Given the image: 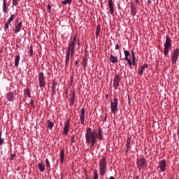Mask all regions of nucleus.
Returning <instances> with one entry per match:
<instances>
[{
  "label": "nucleus",
  "mask_w": 179,
  "mask_h": 179,
  "mask_svg": "<svg viewBox=\"0 0 179 179\" xmlns=\"http://www.w3.org/2000/svg\"><path fill=\"white\" fill-rule=\"evenodd\" d=\"M86 142L90 144V148H93L96 143V134L94 131H92V128H87L85 133Z\"/></svg>",
  "instance_id": "1"
},
{
  "label": "nucleus",
  "mask_w": 179,
  "mask_h": 179,
  "mask_svg": "<svg viewBox=\"0 0 179 179\" xmlns=\"http://www.w3.org/2000/svg\"><path fill=\"white\" fill-rule=\"evenodd\" d=\"M73 54H75V43H70L69 45L68 50L66 52V68H68V66H69L70 57H71V58H73Z\"/></svg>",
  "instance_id": "2"
},
{
  "label": "nucleus",
  "mask_w": 179,
  "mask_h": 179,
  "mask_svg": "<svg viewBox=\"0 0 179 179\" xmlns=\"http://www.w3.org/2000/svg\"><path fill=\"white\" fill-rule=\"evenodd\" d=\"M99 171L101 176H104L106 171H107V159L106 157H103L99 162Z\"/></svg>",
  "instance_id": "3"
},
{
  "label": "nucleus",
  "mask_w": 179,
  "mask_h": 179,
  "mask_svg": "<svg viewBox=\"0 0 179 179\" xmlns=\"http://www.w3.org/2000/svg\"><path fill=\"white\" fill-rule=\"evenodd\" d=\"M169 48H171V39H170V36H166V41L164 43V55H169Z\"/></svg>",
  "instance_id": "4"
},
{
  "label": "nucleus",
  "mask_w": 179,
  "mask_h": 179,
  "mask_svg": "<svg viewBox=\"0 0 179 179\" xmlns=\"http://www.w3.org/2000/svg\"><path fill=\"white\" fill-rule=\"evenodd\" d=\"M136 164L137 169L141 171L142 169H145V167H146V159L142 157H139L137 159Z\"/></svg>",
  "instance_id": "5"
},
{
  "label": "nucleus",
  "mask_w": 179,
  "mask_h": 179,
  "mask_svg": "<svg viewBox=\"0 0 179 179\" xmlns=\"http://www.w3.org/2000/svg\"><path fill=\"white\" fill-rule=\"evenodd\" d=\"M110 108L113 114L117 113V108H118V99L117 97H115L113 101L111 102Z\"/></svg>",
  "instance_id": "6"
},
{
  "label": "nucleus",
  "mask_w": 179,
  "mask_h": 179,
  "mask_svg": "<svg viewBox=\"0 0 179 179\" xmlns=\"http://www.w3.org/2000/svg\"><path fill=\"white\" fill-rule=\"evenodd\" d=\"M38 82H39L40 87H44V86H45V78L44 77V73L43 72L39 73Z\"/></svg>",
  "instance_id": "7"
},
{
  "label": "nucleus",
  "mask_w": 179,
  "mask_h": 179,
  "mask_svg": "<svg viewBox=\"0 0 179 179\" xmlns=\"http://www.w3.org/2000/svg\"><path fill=\"white\" fill-rule=\"evenodd\" d=\"M178 54H179V49L176 48L171 56V62L172 64H176L177 62V59H178Z\"/></svg>",
  "instance_id": "8"
},
{
  "label": "nucleus",
  "mask_w": 179,
  "mask_h": 179,
  "mask_svg": "<svg viewBox=\"0 0 179 179\" xmlns=\"http://www.w3.org/2000/svg\"><path fill=\"white\" fill-rule=\"evenodd\" d=\"M120 82H121V78L120 77V75L117 74L113 80L114 89H118V87L120 86Z\"/></svg>",
  "instance_id": "9"
},
{
  "label": "nucleus",
  "mask_w": 179,
  "mask_h": 179,
  "mask_svg": "<svg viewBox=\"0 0 179 179\" xmlns=\"http://www.w3.org/2000/svg\"><path fill=\"white\" fill-rule=\"evenodd\" d=\"M71 123V120L68 119L65 123H64V135H68V133L69 132V124Z\"/></svg>",
  "instance_id": "10"
},
{
  "label": "nucleus",
  "mask_w": 179,
  "mask_h": 179,
  "mask_svg": "<svg viewBox=\"0 0 179 179\" xmlns=\"http://www.w3.org/2000/svg\"><path fill=\"white\" fill-rule=\"evenodd\" d=\"M88 55L87 52L85 53V57H83V61L81 62V64L83 65V68H84V69H86V66H87V61H89V59H87Z\"/></svg>",
  "instance_id": "11"
},
{
  "label": "nucleus",
  "mask_w": 179,
  "mask_h": 179,
  "mask_svg": "<svg viewBox=\"0 0 179 179\" xmlns=\"http://www.w3.org/2000/svg\"><path fill=\"white\" fill-rule=\"evenodd\" d=\"M166 159H162V161L159 162V169L162 173H164L166 171Z\"/></svg>",
  "instance_id": "12"
},
{
  "label": "nucleus",
  "mask_w": 179,
  "mask_h": 179,
  "mask_svg": "<svg viewBox=\"0 0 179 179\" xmlns=\"http://www.w3.org/2000/svg\"><path fill=\"white\" fill-rule=\"evenodd\" d=\"M130 8H131V15L134 16H136V13H138V10L136 9V6H134V3H131L130 5Z\"/></svg>",
  "instance_id": "13"
},
{
  "label": "nucleus",
  "mask_w": 179,
  "mask_h": 179,
  "mask_svg": "<svg viewBox=\"0 0 179 179\" xmlns=\"http://www.w3.org/2000/svg\"><path fill=\"white\" fill-rule=\"evenodd\" d=\"M22 26H23V23L22 22H18L15 28L14 33L17 34L19 31H20V29H22Z\"/></svg>",
  "instance_id": "14"
},
{
  "label": "nucleus",
  "mask_w": 179,
  "mask_h": 179,
  "mask_svg": "<svg viewBox=\"0 0 179 179\" xmlns=\"http://www.w3.org/2000/svg\"><path fill=\"white\" fill-rule=\"evenodd\" d=\"M108 7L110 9V15H114V6L113 4V0H108Z\"/></svg>",
  "instance_id": "15"
},
{
  "label": "nucleus",
  "mask_w": 179,
  "mask_h": 179,
  "mask_svg": "<svg viewBox=\"0 0 179 179\" xmlns=\"http://www.w3.org/2000/svg\"><path fill=\"white\" fill-rule=\"evenodd\" d=\"M80 120L81 124H85V108H83L81 109Z\"/></svg>",
  "instance_id": "16"
},
{
  "label": "nucleus",
  "mask_w": 179,
  "mask_h": 179,
  "mask_svg": "<svg viewBox=\"0 0 179 179\" xmlns=\"http://www.w3.org/2000/svg\"><path fill=\"white\" fill-rule=\"evenodd\" d=\"M132 139V137H129L127 140V149H126V153H127V152H129V149H131V141Z\"/></svg>",
  "instance_id": "17"
},
{
  "label": "nucleus",
  "mask_w": 179,
  "mask_h": 179,
  "mask_svg": "<svg viewBox=\"0 0 179 179\" xmlns=\"http://www.w3.org/2000/svg\"><path fill=\"white\" fill-rule=\"evenodd\" d=\"M57 87V82L55 80H53L52 83V96H54L56 94L55 88Z\"/></svg>",
  "instance_id": "18"
},
{
  "label": "nucleus",
  "mask_w": 179,
  "mask_h": 179,
  "mask_svg": "<svg viewBox=\"0 0 179 179\" xmlns=\"http://www.w3.org/2000/svg\"><path fill=\"white\" fill-rule=\"evenodd\" d=\"M7 99L8 101H13L15 100V96L13 92H8L7 94Z\"/></svg>",
  "instance_id": "19"
},
{
  "label": "nucleus",
  "mask_w": 179,
  "mask_h": 179,
  "mask_svg": "<svg viewBox=\"0 0 179 179\" xmlns=\"http://www.w3.org/2000/svg\"><path fill=\"white\" fill-rule=\"evenodd\" d=\"M64 159H65V150L62 149L60 150V162L61 164L64 163Z\"/></svg>",
  "instance_id": "20"
},
{
  "label": "nucleus",
  "mask_w": 179,
  "mask_h": 179,
  "mask_svg": "<svg viewBox=\"0 0 179 179\" xmlns=\"http://www.w3.org/2000/svg\"><path fill=\"white\" fill-rule=\"evenodd\" d=\"M148 64H143L141 67V69H139L138 71V75H141V76H142V75H143V71L145 70V69L148 68Z\"/></svg>",
  "instance_id": "21"
},
{
  "label": "nucleus",
  "mask_w": 179,
  "mask_h": 179,
  "mask_svg": "<svg viewBox=\"0 0 179 179\" xmlns=\"http://www.w3.org/2000/svg\"><path fill=\"white\" fill-rule=\"evenodd\" d=\"M110 61L112 62V64H117L118 59L115 56L111 55L110 56Z\"/></svg>",
  "instance_id": "22"
},
{
  "label": "nucleus",
  "mask_w": 179,
  "mask_h": 179,
  "mask_svg": "<svg viewBox=\"0 0 179 179\" xmlns=\"http://www.w3.org/2000/svg\"><path fill=\"white\" fill-rule=\"evenodd\" d=\"M71 106H73L75 104V91L73 92V94L71 96Z\"/></svg>",
  "instance_id": "23"
},
{
  "label": "nucleus",
  "mask_w": 179,
  "mask_h": 179,
  "mask_svg": "<svg viewBox=\"0 0 179 179\" xmlns=\"http://www.w3.org/2000/svg\"><path fill=\"white\" fill-rule=\"evenodd\" d=\"M20 61V55L15 56V66H19V62Z\"/></svg>",
  "instance_id": "24"
},
{
  "label": "nucleus",
  "mask_w": 179,
  "mask_h": 179,
  "mask_svg": "<svg viewBox=\"0 0 179 179\" xmlns=\"http://www.w3.org/2000/svg\"><path fill=\"white\" fill-rule=\"evenodd\" d=\"M101 131V128L98 129V133H97V136L99 137V141H101L103 139V134Z\"/></svg>",
  "instance_id": "25"
},
{
  "label": "nucleus",
  "mask_w": 179,
  "mask_h": 179,
  "mask_svg": "<svg viewBox=\"0 0 179 179\" xmlns=\"http://www.w3.org/2000/svg\"><path fill=\"white\" fill-rule=\"evenodd\" d=\"M48 128L49 129H52L53 127H54V123L51 122V120H48Z\"/></svg>",
  "instance_id": "26"
},
{
  "label": "nucleus",
  "mask_w": 179,
  "mask_h": 179,
  "mask_svg": "<svg viewBox=\"0 0 179 179\" xmlns=\"http://www.w3.org/2000/svg\"><path fill=\"white\" fill-rule=\"evenodd\" d=\"M38 167L40 170V171H41V173L44 172V170H45V167H44V165H43V164L39 163L38 164Z\"/></svg>",
  "instance_id": "27"
},
{
  "label": "nucleus",
  "mask_w": 179,
  "mask_h": 179,
  "mask_svg": "<svg viewBox=\"0 0 179 179\" xmlns=\"http://www.w3.org/2000/svg\"><path fill=\"white\" fill-rule=\"evenodd\" d=\"M101 29V27H100V24H98L97 27H96V37H99V36H100Z\"/></svg>",
  "instance_id": "28"
},
{
  "label": "nucleus",
  "mask_w": 179,
  "mask_h": 179,
  "mask_svg": "<svg viewBox=\"0 0 179 179\" xmlns=\"http://www.w3.org/2000/svg\"><path fill=\"white\" fill-rule=\"evenodd\" d=\"M7 6H6V0H3V12H6Z\"/></svg>",
  "instance_id": "29"
},
{
  "label": "nucleus",
  "mask_w": 179,
  "mask_h": 179,
  "mask_svg": "<svg viewBox=\"0 0 179 179\" xmlns=\"http://www.w3.org/2000/svg\"><path fill=\"white\" fill-rule=\"evenodd\" d=\"M130 52H129V51H128V50H124V59L126 60V59H129V58H128V57H129V55H130Z\"/></svg>",
  "instance_id": "30"
},
{
  "label": "nucleus",
  "mask_w": 179,
  "mask_h": 179,
  "mask_svg": "<svg viewBox=\"0 0 179 179\" xmlns=\"http://www.w3.org/2000/svg\"><path fill=\"white\" fill-rule=\"evenodd\" d=\"M62 3L63 5H70V3H72V0H64Z\"/></svg>",
  "instance_id": "31"
},
{
  "label": "nucleus",
  "mask_w": 179,
  "mask_h": 179,
  "mask_svg": "<svg viewBox=\"0 0 179 179\" xmlns=\"http://www.w3.org/2000/svg\"><path fill=\"white\" fill-rule=\"evenodd\" d=\"M14 19H15V15H11V16L9 17L7 22H8V23H12Z\"/></svg>",
  "instance_id": "32"
},
{
  "label": "nucleus",
  "mask_w": 179,
  "mask_h": 179,
  "mask_svg": "<svg viewBox=\"0 0 179 179\" xmlns=\"http://www.w3.org/2000/svg\"><path fill=\"white\" fill-rule=\"evenodd\" d=\"M93 179H99V173H97L96 170H95L94 171V178Z\"/></svg>",
  "instance_id": "33"
},
{
  "label": "nucleus",
  "mask_w": 179,
  "mask_h": 179,
  "mask_svg": "<svg viewBox=\"0 0 179 179\" xmlns=\"http://www.w3.org/2000/svg\"><path fill=\"white\" fill-rule=\"evenodd\" d=\"M29 55L30 57H33V45H30L29 47Z\"/></svg>",
  "instance_id": "34"
},
{
  "label": "nucleus",
  "mask_w": 179,
  "mask_h": 179,
  "mask_svg": "<svg viewBox=\"0 0 179 179\" xmlns=\"http://www.w3.org/2000/svg\"><path fill=\"white\" fill-rule=\"evenodd\" d=\"M45 163H46V167H48L50 169V167H51V165L50 164V161L48 160V159H45Z\"/></svg>",
  "instance_id": "35"
},
{
  "label": "nucleus",
  "mask_w": 179,
  "mask_h": 179,
  "mask_svg": "<svg viewBox=\"0 0 179 179\" xmlns=\"http://www.w3.org/2000/svg\"><path fill=\"white\" fill-rule=\"evenodd\" d=\"M9 24H10V22H9L8 21H7V22L5 24V27L4 29H9Z\"/></svg>",
  "instance_id": "36"
},
{
  "label": "nucleus",
  "mask_w": 179,
  "mask_h": 179,
  "mask_svg": "<svg viewBox=\"0 0 179 179\" xmlns=\"http://www.w3.org/2000/svg\"><path fill=\"white\" fill-rule=\"evenodd\" d=\"M136 57H133L132 58V65H134L135 66V65H136Z\"/></svg>",
  "instance_id": "37"
},
{
  "label": "nucleus",
  "mask_w": 179,
  "mask_h": 179,
  "mask_svg": "<svg viewBox=\"0 0 179 179\" xmlns=\"http://www.w3.org/2000/svg\"><path fill=\"white\" fill-rule=\"evenodd\" d=\"M125 61L127 62V64L129 65V66H132V62L129 59H127Z\"/></svg>",
  "instance_id": "38"
},
{
  "label": "nucleus",
  "mask_w": 179,
  "mask_h": 179,
  "mask_svg": "<svg viewBox=\"0 0 179 179\" xmlns=\"http://www.w3.org/2000/svg\"><path fill=\"white\" fill-rule=\"evenodd\" d=\"M71 143H75V135H72L71 137Z\"/></svg>",
  "instance_id": "39"
},
{
  "label": "nucleus",
  "mask_w": 179,
  "mask_h": 179,
  "mask_svg": "<svg viewBox=\"0 0 179 179\" xmlns=\"http://www.w3.org/2000/svg\"><path fill=\"white\" fill-rule=\"evenodd\" d=\"M18 1L17 0H13V5H14L15 6H17L18 4Z\"/></svg>",
  "instance_id": "40"
},
{
  "label": "nucleus",
  "mask_w": 179,
  "mask_h": 179,
  "mask_svg": "<svg viewBox=\"0 0 179 179\" xmlns=\"http://www.w3.org/2000/svg\"><path fill=\"white\" fill-rule=\"evenodd\" d=\"M25 94H27L28 97H30V90H26L24 91Z\"/></svg>",
  "instance_id": "41"
},
{
  "label": "nucleus",
  "mask_w": 179,
  "mask_h": 179,
  "mask_svg": "<svg viewBox=\"0 0 179 179\" xmlns=\"http://www.w3.org/2000/svg\"><path fill=\"white\" fill-rule=\"evenodd\" d=\"M15 156H16V154H11L10 157V160H13V159L15 158Z\"/></svg>",
  "instance_id": "42"
},
{
  "label": "nucleus",
  "mask_w": 179,
  "mask_h": 179,
  "mask_svg": "<svg viewBox=\"0 0 179 179\" xmlns=\"http://www.w3.org/2000/svg\"><path fill=\"white\" fill-rule=\"evenodd\" d=\"M70 43H73V44H75V43H76V36H74V38H73L72 41Z\"/></svg>",
  "instance_id": "43"
},
{
  "label": "nucleus",
  "mask_w": 179,
  "mask_h": 179,
  "mask_svg": "<svg viewBox=\"0 0 179 179\" xmlns=\"http://www.w3.org/2000/svg\"><path fill=\"white\" fill-rule=\"evenodd\" d=\"M73 83V76H71V80H70V85H72Z\"/></svg>",
  "instance_id": "44"
},
{
  "label": "nucleus",
  "mask_w": 179,
  "mask_h": 179,
  "mask_svg": "<svg viewBox=\"0 0 179 179\" xmlns=\"http://www.w3.org/2000/svg\"><path fill=\"white\" fill-rule=\"evenodd\" d=\"M47 9H48V10H50V12H51V5H50V4H48V6H47Z\"/></svg>",
  "instance_id": "45"
},
{
  "label": "nucleus",
  "mask_w": 179,
  "mask_h": 179,
  "mask_svg": "<svg viewBox=\"0 0 179 179\" xmlns=\"http://www.w3.org/2000/svg\"><path fill=\"white\" fill-rule=\"evenodd\" d=\"M75 64L77 66V68H79V61L78 60L76 61Z\"/></svg>",
  "instance_id": "46"
},
{
  "label": "nucleus",
  "mask_w": 179,
  "mask_h": 179,
  "mask_svg": "<svg viewBox=\"0 0 179 179\" xmlns=\"http://www.w3.org/2000/svg\"><path fill=\"white\" fill-rule=\"evenodd\" d=\"M128 103L129 105L131 106V96H129V95H128Z\"/></svg>",
  "instance_id": "47"
},
{
  "label": "nucleus",
  "mask_w": 179,
  "mask_h": 179,
  "mask_svg": "<svg viewBox=\"0 0 179 179\" xmlns=\"http://www.w3.org/2000/svg\"><path fill=\"white\" fill-rule=\"evenodd\" d=\"M131 56H132V58H136L135 57V52H134V50H131Z\"/></svg>",
  "instance_id": "48"
},
{
  "label": "nucleus",
  "mask_w": 179,
  "mask_h": 179,
  "mask_svg": "<svg viewBox=\"0 0 179 179\" xmlns=\"http://www.w3.org/2000/svg\"><path fill=\"white\" fill-rule=\"evenodd\" d=\"M30 103H31L32 107H34V101L33 99L31 100Z\"/></svg>",
  "instance_id": "49"
},
{
  "label": "nucleus",
  "mask_w": 179,
  "mask_h": 179,
  "mask_svg": "<svg viewBox=\"0 0 179 179\" xmlns=\"http://www.w3.org/2000/svg\"><path fill=\"white\" fill-rule=\"evenodd\" d=\"M153 1H155V0H148V3L149 5H150L152 3V2H153Z\"/></svg>",
  "instance_id": "50"
},
{
  "label": "nucleus",
  "mask_w": 179,
  "mask_h": 179,
  "mask_svg": "<svg viewBox=\"0 0 179 179\" xmlns=\"http://www.w3.org/2000/svg\"><path fill=\"white\" fill-rule=\"evenodd\" d=\"M5 142V140L0 139V145H2Z\"/></svg>",
  "instance_id": "51"
},
{
  "label": "nucleus",
  "mask_w": 179,
  "mask_h": 179,
  "mask_svg": "<svg viewBox=\"0 0 179 179\" xmlns=\"http://www.w3.org/2000/svg\"><path fill=\"white\" fill-rule=\"evenodd\" d=\"M115 50H120V45L117 44L115 45Z\"/></svg>",
  "instance_id": "52"
},
{
  "label": "nucleus",
  "mask_w": 179,
  "mask_h": 179,
  "mask_svg": "<svg viewBox=\"0 0 179 179\" xmlns=\"http://www.w3.org/2000/svg\"><path fill=\"white\" fill-rule=\"evenodd\" d=\"M0 139H3L2 138V131H0Z\"/></svg>",
  "instance_id": "53"
},
{
  "label": "nucleus",
  "mask_w": 179,
  "mask_h": 179,
  "mask_svg": "<svg viewBox=\"0 0 179 179\" xmlns=\"http://www.w3.org/2000/svg\"><path fill=\"white\" fill-rule=\"evenodd\" d=\"M109 179H115V178H114L113 176H110Z\"/></svg>",
  "instance_id": "54"
},
{
  "label": "nucleus",
  "mask_w": 179,
  "mask_h": 179,
  "mask_svg": "<svg viewBox=\"0 0 179 179\" xmlns=\"http://www.w3.org/2000/svg\"><path fill=\"white\" fill-rule=\"evenodd\" d=\"M135 2H136V3H139V0H135Z\"/></svg>",
  "instance_id": "55"
},
{
  "label": "nucleus",
  "mask_w": 179,
  "mask_h": 179,
  "mask_svg": "<svg viewBox=\"0 0 179 179\" xmlns=\"http://www.w3.org/2000/svg\"><path fill=\"white\" fill-rule=\"evenodd\" d=\"M65 93L66 95H68V90H66Z\"/></svg>",
  "instance_id": "56"
},
{
  "label": "nucleus",
  "mask_w": 179,
  "mask_h": 179,
  "mask_svg": "<svg viewBox=\"0 0 179 179\" xmlns=\"http://www.w3.org/2000/svg\"><path fill=\"white\" fill-rule=\"evenodd\" d=\"M136 179H139V176H136Z\"/></svg>",
  "instance_id": "57"
},
{
  "label": "nucleus",
  "mask_w": 179,
  "mask_h": 179,
  "mask_svg": "<svg viewBox=\"0 0 179 179\" xmlns=\"http://www.w3.org/2000/svg\"><path fill=\"white\" fill-rule=\"evenodd\" d=\"M78 45H79V44H80V43H79V39H78Z\"/></svg>",
  "instance_id": "58"
},
{
  "label": "nucleus",
  "mask_w": 179,
  "mask_h": 179,
  "mask_svg": "<svg viewBox=\"0 0 179 179\" xmlns=\"http://www.w3.org/2000/svg\"><path fill=\"white\" fill-rule=\"evenodd\" d=\"M176 179H179L178 178H177Z\"/></svg>",
  "instance_id": "59"
},
{
  "label": "nucleus",
  "mask_w": 179,
  "mask_h": 179,
  "mask_svg": "<svg viewBox=\"0 0 179 179\" xmlns=\"http://www.w3.org/2000/svg\"><path fill=\"white\" fill-rule=\"evenodd\" d=\"M0 17H1V14H0Z\"/></svg>",
  "instance_id": "60"
},
{
  "label": "nucleus",
  "mask_w": 179,
  "mask_h": 179,
  "mask_svg": "<svg viewBox=\"0 0 179 179\" xmlns=\"http://www.w3.org/2000/svg\"><path fill=\"white\" fill-rule=\"evenodd\" d=\"M17 179H20V178H18Z\"/></svg>",
  "instance_id": "61"
},
{
  "label": "nucleus",
  "mask_w": 179,
  "mask_h": 179,
  "mask_svg": "<svg viewBox=\"0 0 179 179\" xmlns=\"http://www.w3.org/2000/svg\"><path fill=\"white\" fill-rule=\"evenodd\" d=\"M86 179H87V178H86Z\"/></svg>",
  "instance_id": "62"
}]
</instances>
